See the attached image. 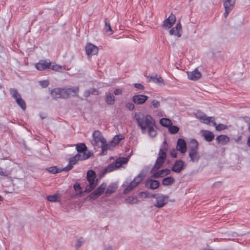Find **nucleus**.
Returning <instances> with one entry per match:
<instances>
[{"mask_svg":"<svg viewBox=\"0 0 250 250\" xmlns=\"http://www.w3.org/2000/svg\"><path fill=\"white\" fill-rule=\"evenodd\" d=\"M134 119L143 133L147 132L151 138L157 135L156 122L151 115L138 112L134 114Z\"/></svg>","mask_w":250,"mask_h":250,"instance_id":"f257e3e1","label":"nucleus"},{"mask_svg":"<svg viewBox=\"0 0 250 250\" xmlns=\"http://www.w3.org/2000/svg\"><path fill=\"white\" fill-rule=\"evenodd\" d=\"M79 91L78 87L67 89L56 88L51 90L50 94L55 99L59 98H68L71 95L78 96Z\"/></svg>","mask_w":250,"mask_h":250,"instance_id":"f03ea898","label":"nucleus"},{"mask_svg":"<svg viewBox=\"0 0 250 250\" xmlns=\"http://www.w3.org/2000/svg\"><path fill=\"white\" fill-rule=\"evenodd\" d=\"M36 68L39 71L46 69H52L56 71H61L62 66L54 62L52 63L49 60H40L36 64Z\"/></svg>","mask_w":250,"mask_h":250,"instance_id":"7ed1b4c3","label":"nucleus"},{"mask_svg":"<svg viewBox=\"0 0 250 250\" xmlns=\"http://www.w3.org/2000/svg\"><path fill=\"white\" fill-rule=\"evenodd\" d=\"M167 144L166 142H164L163 146L160 148L159 152V156L151 169V171L153 172L160 168L165 162L166 159V152L167 150Z\"/></svg>","mask_w":250,"mask_h":250,"instance_id":"20e7f679","label":"nucleus"},{"mask_svg":"<svg viewBox=\"0 0 250 250\" xmlns=\"http://www.w3.org/2000/svg\"><path fill=\"white\" fill-rule=\"evenodd\" d=\"M95 178L96 173L95 171L92 170H88L86 174V179L89 182V185L85 187L84 192H89L96 188L98 185V180L95 179Z\"/></svg>","mask_w":250,"mask_h":250,"instance_id":"39448f33","label":"nucleus"},{"mask_svg":"<svg viewBox=\"0 0 250 250\" xmlns=\"http://www.w3.org/2000/svg\"><path fill=\"white\" fill-rule=\"evenodd\" d=\"M127 160L125 158H119L117 159L113 163L109 165L103 170V173L110 172L120 168L123 165L126 164Z\"/></svg>","mask_w":250,"mask_h":250,"instance_id":"423d86ee","label":"nucleus"},{"mask_svg":"<svg viewBox=\"0 0 250 250\" xmlns=\"http://www.w3.org/2000/svg\"><path fill=\"white\" fill-rule=\"evenodd\" d=\"M106 143V140L104 137L102 133L99 130H95L92 134V144L94 146H97L98 147L101 145Z\"/></svg>","mask_w":250,"mask_h":250,"instance_id":"0eeeda50","label":"nucleus"},{"mask_svg":"<svg viewBox=\"0 0 250 250\" xmlns=\"http://www.w3.org/2000/svg\"><path fill=\"white\" fill-rule=\"evenodd\" d=\"M10 94L12 97L15 99L17 104L21 106L23 110L26 108L25 101L21 98V95L18 93L17 89L15 88H11L9 90Z\"/></svg>","mask_w":250,"mask_h":250,"instance_id":"6e6552de","label":"nucleus"},{"mask_svg":"<svg viewBox=\"0 0 250 250\" xmlns=\"http://www.w3.org/2000/svg\"><path fill=\"white\" fill-rule=\"evenodd\" d=\"M90 151L83 153V154L77 153L74 156L69 159V162L74 166L77 164L79 161L86 160L92 155Z\"/></svg>","mask_w":250,"mask_h":250,"instance_id":"1a4fd4ad","label":"nucleus"},{"mask_svg":"<svg viewBox=\"0 0 250 250\" xmlns=\"http://www.w3.org/2000/svg\"><path fill=\"white\" fill-rule=\"evenodd\" d=\"M153 197L156 200V203L154 206L159 208H162L166 205L169 198L168 196L164 194H156Z\"/></svg>","mask_w":250,"mask_h":250,"instance_id":"9d476101","label":"nucleus"},{"mask_svg":"<svg viewBox=\"0 0 250 250\" xmlns=\"http://www.w3.org/2000/svg\"><path fill=\"white\" fill-rule=\"evenodd\" d=\"M106 188V184H102L98 188H97L93 192H92L87 198L92 199H95L100 196L104 191Z\"/></svg>","mask_w":250,"mask_h":250,"instance_id":"9b49d317","label":"nucleus"},{"mask_svg":"<svg viewBox=\"0 0 250 250\" xmlns=\"http://www.w3.org/2000/svg\"><path fill=\"white\" fill-rule=\"evenodd\" d=\"M85 49L86 55L88 57L97 54L99 51L98 47L91 43H87Z\"/></svg>","mask_w":250,"mask_h":250,"instance_id":"f8f14e48","label":"nucleus"},{"mask_svg":"<svg viewBox=\"0 0 250 250\" xmlns=\"http://www.w3.org/2000/svg\"><path fill=\"white\" fill-rule=\"evenodd\" d=\"M236 0H224L223 4L225 9L224 16H228L233 8Z\"/></svg>","mask_w":250,"mask_h":250,"instance_id":"ddd939ff","label":"nucleus"},{"mask_svg":"<svg viewBox=\"0 0 250 250\" xmlns=\"http://www.w3.org/2000/svg\"><path fill=\"white\" fill-rule=\"evenodd\" d=\"M152 177L154 178H158L161 177H165L170 173V170L168 168H166L164 169L156 170L153 172Z\"/></svg>","mask_w":250,"mask_h":250,"instance_id":"4468645a","label":"nucleus"},{"mask_svg":"<svg viewBox=\"0 0 250 250\" xmlns=\"http://www.w3.org/2000/svg\"><path fill=\"white\" fill-rule=\"evenodd\" d=\"M148 98L147 96L138 94L133 96L132 101L137 104H144Z\"/></svg>","mask_w":250,"mask_h":250,"instance_id":"2eb2a0df","label":"nucleus"},{"mask_svg":"<svg viewBox=\"0 0 250 250\" xmlns=\"http://www.w3.org/2000/svg\"><path fill=\"white\" fill-rule=\"evenodd\" d=\"M176 149L181 153H185L187 151V144L183 139H179L177 142Z\"/></svg>","mask_w":250,"mask_h":250,"instance_id":"dca6fc26","label":"nucleus"},{"mask_svg":"<svg viewBox=\"0 0 250 250\" xmlns=\"http://www.w3.org/2000/svg\"><path fill=\"white\" fill-rule=\"evenodd\" d=\"M188 78L192 81H197L202 76L201 73L197 69H195L191 72H187Z\"/></svg>","mask_w":250,"mask_h":250,"instance_id":"f3484780","label":"nucleus"},{"mask_svg":"<svg viewBox=\"0 0 250 250\" xmlns=\"http://www.w3.org/2000/svg\"><path fill=\"white\" fill-rule=\"evenodd\" d=\"M182 32V26L180 23H177L176 26L172 28L169 31L171 35H174L177 37L181 36Z\"/></svg>","mask_w":250,"mask_h":250,"instance_id":"a211bd4d","label":"nucleus"},{"mask_svg":"<svg viewBox=\"0 0 250 250\" xmlns=\"http://www.w3.org/2000/svg\"><path fill=\"white\" fill-rule=\"evenodd\" d=\"M184 162L182 161V160H177L172 167H171L172 171L179 173L180 172L182 169H184Z\"/></svg>","mask_w":250,"mask_h":250,"instance_id":"6ab92c4d","label":"nucleus"},{"mask_svg":"<svg viewBox=\"0 0 250 250\" xmlns=\"http://www.w3.org/2000/svg\"><path fill=\"white\" fill-rule=\"evenodd\" d=\"M216 141L218 144L225 146L229 142V138L227 135H220L216 138Z\"/></svg>","mask_w":250,"mask_h":250,"instance_id":"aec40b11","label":"nucleus"},{"mask_svg":"<svg viewBox=\"0 0 250 250\" xmlns=\"http://www.w3.org/2000/svg\"><path fill=\"white\" fill-rule=\"evenodd\" d=\"M176 21L175 17H168L164 21L163 27L166 29H169L175 23Z\"/></svg>","mask_w":250,"mask_h":250,"instance_id":"412c9836","label":"nucleus"},{"mask_svg":"<svg viewBox=\"0 0 250 250\" xmlns=\"http://www.w3.org/2000/svg\"><path fill=\"white\" fill-rule=\"evenodd\" d=\"M117 188V187L116 184H111L109 185L108 186V187L105 191V195L106 196H108L110 194L113 193L116 191Z\"/></svg>","mask_w":250,"mask_h":250,"instance_id":"4be33fe9","label":"nucleus"},{"mask_svg":"<svg viewBox=\"0 0 250 250\" xmlns=\"http://www.w3.org/2000/svg\"><path fill=\"white\" fill-rule=\"evenodd\" d=\"M76 149L79 152L78 153L83 154V153L88 152L86 151L87 150V147L83 143H80L76 145Z\"/></svg>","mask_w":250,"mask_h":250,"instance_id":"5701e85b","label":"nucleus"},{"mask_svg":"<svg viewBox=\"0 0 250 250\" xmlns=\"http://www.w3.org/2000/svg\"><path fill=\"white\" fill-rule=\"evenodd\" d=\"M175 180L172 177H167L163 179L162 184L164 186H170L174 183Z\"/></svg>","mask_w":250,"mask_h":250,"instance_id":"b1692460","label":"nucleus"},{"mask_svg":"<svg viewBox=\"0 0 250 250\" xmlns=\"http://www.w3.org/2000/svg\"><path fill=\"white\" fill-rule=\"evenodd\" d=\"M214 138V135L213 132L204 130V139L208 142L212 141Z\"/></svg>","mask_w":250,"mask_h":250,"instance_id":"393cba45","label":"nucleus"},{"mask_svg":"<svg viewBox=\"0 0 250 250\" xmlns=\"http://www.w3.org/2000/svg\"><path fill=\"white\" fill-rule=\"evenodd\" d=\"M105 101L108 104L112 105L115 102V98L113 95L108 93L106 94Z\"/></svg>","mask_w":250,"mask_h":250,"instance_id":"a878e982","label":"nucleus"},{"mask_svg":"<svg viewBox=\"0 0 250 250\" xmlns=\"http://www.w3.org/2000/svg\"><path fill=\"white\" fill-rule=\"evenodd\" d=\"M198 146V143L196 140L194 139L190 140L188 144L189 151L197 150Z\"/></svg>","mask_w":250,"mask_h":250,"instance_id":"bb28decb","label":"nucleus"},{"mask_svg":"<svg viewBox=\"0 0 250 250\" xmlns=\"http://www.w3.org/2000/svg\"><path fill=\"white\" fill-rule=\"evenodd\" d=\"M160 124L163 126L169 127L172 125L171 121L168 118H162L160 120Z\"/></svg>","mask_w":250,"mask_h":250,"instance_id":"cd10ccee","label":"nucleus"},{"mask_svg":"<svg viewBox=\"0 0 250 250\" xmlns=\"http://www.w3.org/2000/svg\"><path fill=\"white\" fill-rule=\"evenodd\" d=\"M189 156L192 162L197 161L199 158L197 150L189 151Z\"/></svg>","mask_w":250,"mask_h":250,"instance_id":"c85d7f7f","label":"nucleus"},{"mask_svg":"<svg viewBox=\"0 0 250 250\" xmlns=\"http://www.w3.org/2000/svg\"><path fill=\"white\" fill-rule=\"evenodd\" d=\"M105 22V26H104V30L105 32L108 33L109 35H111L113 33V32L111 29V26H110V21L108 20L107 19H105L104 21Z\"/></svg>","mask_w":250,"mask_h":250,"instance_id":"c756f323","label":"nucleus"},{"mask_svg":"<svg viewBox=\"0 0 250 250\" xmlns=\"http://www.w3.org/2000/svg\"><path fill=\"white\" fill-rule=\"evenodd\" d=\"M126 203L130 204H135L139 203V201L137 197L129 196L125 199Z\"/></svg>","mask_w":250,"mask_h":250,"instance_id":"7c9ffc66","label":"nucleus"},{"mask_svg":"<svg viewBox=\"0 0 250 250\" xmlns=\"http://www.w3.org/2000/svg\"><path fill=\"white\" fill-rule=\"evenodd\" d=\"M204 124H212L213 125H216V122H215L214 117H208L205 115H204Z\"/></svg>","mask_w":250,"mask_h":250,"instance_id":"2f4dec72","label":"nucleus"},{"mask_svg":"<svg viewBox=\"0 0 250 250\" xmlns=\"http://www.w3.org/2000/svg\"><path fill=\"white\" fill-rule=\"evenodd\" d=\"M150 188L152 189H155L159 188L160 186V183L158 180H150Z\"/></svg>","mask_w":250,"mask_h":250,"instance_id":"473e14b6","label":"nucleus"},{"mask_svg":"<svg viewBox=\"0 0 250 250\" xmlns=\"http://www.w3.org/2000/svg\"><path fill=\"white\" fill-rule=\"evenodd\" d=\"M46 199L48 201L51 202H55L60 201V197L57 194L48 195L46 197Z\"/></svg>","mask_w":250,"mask_h":250,"instance_id":"72a5a7b5","label":"nucleus"},{"mask_svg":"<svg viewBox=\"0 0 250 250\" xmlns=\"http://www.w3.org/2000/svg\"><path fill=\"white\" fill-rule=\"evenodd\" d=\"M123 139V137L122 135H116L111 141L112 143L114 144V145L116 146L118 145L121 140Z\"/></svg>","mask_w":250,"mask_h":250,"instance_id":"f704fd0d","label":"nucleus"},{"mask_svg":"<svg viewBox=\"0 0 250 250\" xmlns=\"http://www.w3.org/2000/svg\"><path fill=\"white\" fill-rule=\"evenodd\" d=\"M47 170L49 172L53 174L58 173L62 171V170L61 169L57 168L56 167H50L47 169Z\"/></svg>","mask_w":250,"mask_h":250,"instance_id":"c9c22d12","label":"nucleus"},{"mask_svg":"<svg viewBox=\"0 0 250 250\" xmlns=\"http://www.w3.org/2000/svg\"><path fill=\"white\" fill-rule=\"evenodd\" d=\"M11 173L10 170H6L0 167V175L3 177H8Z\"/></svg>","mask_w":250,"mask_h":250,"instance_id":"e433bc0d","label":"nucleus"},{"mask_svg":"<svg viewBox=\"0 0 250 250\" xmlns=\"http://www.w3.org/2000/svg\"><path fill=\"white\" fill-rule=\"evenodd\" d=\"M179 127L176 125H171V126L168 127V131L171 134H175L177 133L179 131Z\"/></svg>","mask_w":250,"mask_h":250,"instance_id":"4c0bfd02","label":"nucleus"},{"mask_svg":"<svg viewBox=\"0 0 250 250\" xmlns=\"http://www.w3.org/2000/svg\"><path fill=\"white\" fill-rule=\"evenodd\" d=\"M214 126H215L216 129L218 131H221L228 128L227 125L222 124H219L218 125L216 124V125Z\"/></svg>","mask_w":250,"mask_h":250,"instance_id":"58836bf2","label":"nucleus"},{"mask_svg":"<svg viewBox=\"0 0 250 250\" xmlns=\"http://www.w3.org/2000/svg\"><path fill=\"white\" fill-rule=\"evenodd\" d=\"M109 145L106 143H102L100 146V147H101L102 150V153H104L105 151H106L109 148Z\"/></svg>","mask_w":250,"mask_h":250,"instance_id":"ea45409f","label":"nucleus"},{"mask_svg":"<svg viewBox=\"0 0 250 250\" xmlns=\"http://www.w3.org/2000/svg\"><path fill=\"white\" fill-rule=\"evenodd\" d=\"M151 79L152 81L156 83H163V80L161 77H158L157 76H155L154 77H151Z\"/></svg>","mask_w":250,"mask_h":250,"instance_id":"a19ab883","label":"nucleus"},{"mask_svg":"<svg viewBox=\"0 0 250 250\" xmlns=\"http://www.w3.org/2000/svg\"><path fill=\"white\" fill-rule=\"evenodd\" d=\"M74 188L76 192L78 194H81L82 192V189L80 185L78 183H76L74 185Z\"/></svg>","mask_w":250,"mask_h":250,"instance_id":"79ce46f5","label":"nucleus"},{"mask_svg":"<svg viewBox=\"0 0 250 250\" xmlns=\"http://www.w3.org/2000/svg\"><path fill=\"white\" fill-rule=\"evenodd\" d=\"M143 180V176L141 174L138 175L134 179V182L137 183V185H138L141 182H142Z\"/></svg>","mask_w":250,"mask_h":250,"instance_id":"37998d69","label":"nucleus"},{"mask_svg":"<svg viewBox=\"0 0 250 250\" xmlns=\"http://www.w3.org/2000/svg\"><path fill=\"white\" fill-rule=\"evenodd\" d=\"M143 180V176L141 174L138 175L134 179V182L137 183V185H138L141 182H142Z\"/></svg>","mask_w":250,"mask_h":250,"instance_id":"c03bdc74","label":"nucleus"},{"mask_svg":"<svg viewBox=\"0 0 250 250\" xmlns=\"http://www.w3.org/2000/svg\"><path fill=\"white\" fill-rule=\"evenodd\" d=\"M135 187H132V185L130 183L124 190V193L125 194L127 193L131 190H132Z\"/></svg>","mask_w":250,"mask_h":250,"instance_id":"a18cd8bd","label":"nucleus"},{"mask_svg":"<svg viewBox=\"0 0 250 250\" xmlns=\"http://www.w3.org/2000/svg\"><path fill=\"white\" fill-rule=\"evenodd\" d=\"M135 187H132V185L130 183L124 190V193L125 194L127 193L131 190H132Z\"/></svg>","mask_w":250,"mask_h":250,"instance_id":"49530a36","label":"nucleus"},{"mask_svg":"<svg viewBox=\"0 0 250 250\" xmlns=\"http://www.w3.org/2000/svg\"><path fill=\"white\" fill-rule=\"evenodd\" d=\"M39 83L42 86V87L43 88H45L48 86L49 83L47 80H43L40 81Z\"/></svg>","mask_w":250,"mask_h":250,"instance_id":"de8ad7c7","label":"nucleus"},{"mask_svg":"<svg viewBox=\"0 0 250 250\" xmlns=\"http://www.w3.org/2000/svg\"><path fill=\"white\" fill-rule=\"evenodd\" d=\"M151 104L154 108H158L160 106V102L156 100H153L151 101Z\"/></svg>","mask_w":250,"mask_h":250,"instance_id":"09e8293b","label":"nucleus"},{"mask_svg":"<svg viewBox=\"0 0 250 250\" xmlns=\"http://www.w3.org/2000/svg\"><path fill=\"white\" fill-rule=\"evenodd\" d=\"M125 107L130 111H132L134 109L135 106L133 103L128 102L125 104Z\"/></svg>","mask_w":250,"mask_h":250,"instance_id":"8fccbe9b","label":"nucleus"},{"mask_svg":"<svg viewBox=\"0 0 250 250\" xmlns=\"http://www.w3.org/2000/svg\"><path fill=\"white\" fill-rule=\"evenodd\" d=\"M73 165L69 161L68 165L63 169V170L68 171L71 170L73 168Z\"/></svg>","mask_w":250,"mask_h":250,"instance_id":"3c124183","label":"nucleus"},{"mask_svg":"<svg viewBox=\"0 0 250 250\" xmlns=\"http://www.w3.org/2000/svg\"><path fill=\"white\" fill-rule=\"evenodd\" d=\"M148 194L147 192H141L139 193V196L141 198H147L148 196Z\"/></svg>","mask_w":250,"mask_h":250,"instance_id":"603ef678","label":"nucleus"},{"mask_svg":"<svg viewBox=\"0 0 250 250\" xmlns=\"http://www.w3.org/2000/svg\"><path fill=\"white\" fill-rule=\"evenodd\" d=\"M134 86L139 89L143 90L144 89V86L141 83H136L134 84Z\"/></svg>","mask_w":250,"mask_h":250,"instance_id":"864d4df0","label":"nucleus"},{"mask_svg":"<svg viewBox=\"0 0 250 250\" xmlns=\"http://www.w3.org/2000/svg\"><path fill=\"white\" fill-rule=\"evenodd\" d=\"M122 90L121 89H116L114 90V93L115 95L122 94Z\"/></svg>","mask_w":250,"mask_h":250,"instance_id":"5fc2aeb1","label":"nucleus"},{"mask_svg":"<svg viewBox=\"0 0 250 250\" xmlns=\"http://www.w3.org/2000/svg\"><path fill=\"white\" fill-rule=\"evenodd\" d=\"M90 90H91V94H93V95L99 94L98 91L96 89H90Z\"/></svg>","mask_w":250,"mask_h":250,"instance_id":"6e6d98bb","label":"nucleus"},{"mask_svg":"<svg viewBox=\"0 0 250 250\" xmlns=\"http://www.w3.org/2000/svg\"><path fill=\"white\" fill-rule=\"evenodd\" d=\"M82 238L80 239H79L77 242V243H76V247L77 248H79V247H80L82 245V243L83 242V241L82 240Z\"/></svg>","mask_w":250,"mask_h":250,"instance_id":"4d7b16f0","label":"nucleus"},{"mask_svg":"<svg viewBox=\"0 0 250 250\" xmlns=\"http://www.w3.org/2000/svg\"><path fill=\"white\" fill-rule=\"evenodd\" d=\"M90 94H91V90H86L85 91V92L84 93V96L85 97H87L89 96Z\"/></svg>","mask_w":250,"mask_h":250,"instance_id":"13d9d810","label":"nucleus"},{"mask_svg":"<svg viewBox=\"0 0 250 250\" xmlns=\"http://www.w3.org/2000/svg\"><path fill=\"white\" fill-rule=\"evenodd\" d=\"M108 144L109 145V148L108 149V150L112 149L113 148V147H114L116 146L115 145H114V144H113L111 141Z\"/></svg>","mask_w":250,"mask_h":250,"instance_id":"bf43d9fd","label":"nucleus"},{"mask_svg":"<svg viewBox=\"0 0 250 250\" xmlns=\"http://www.w3.org/2000/svg\"><path fill=\"white\" fill-rule=\"evenodd\" d=\"M171 155L173 158H176L177 157V153L175 150H173L171 152Z\"/></svg>","mask_w":250,"mask_h":250,"instance_id":"052dcab7","label":"nucleus"},{"mask_svg":"<svg viewBox=\"0 0 250 250\" xmlns=\"http://www.w3.org/2000/svg\"><path fill=\"white\" fill-rule=\"evenodd\" d=\"M130 184L132 185V187H136L138 185L137 183L134 182V180L130 183Z\"/></svg>","mask_w":250,"mask_h":250,"instance_id":"680f3d73","label":"nucleus"},{"mask_svg":"<svg viewBox=\"0 0 250 250\" xmlns=\"http://www.w3.org/2000/svg\"><path fill=\"white\" fill-rule=\"evenodd\" d=\"M247 144L248 146L250 147V136H249L248 140H247Z\"/></svg>","mask_w":250,"mask_h":250,"instance_id":"e2e57ef3","label":"nucleus"},{"mask_svg":"<svg viewBox=\"0 0 250 250\" xmlns=\"http://www.w3.org/2000/svg\"><path fill=\"white\" fill-rule=\"evenodd\" d=\"M104 250H112V248L110 247L106 248Z\"/></svg>","mask_w":250,"mask_h":250,"instance_id":"0e129e2a","label":"nucleus"},{"mask_svg":"<svg viewBox=\"0 0 250 250\" xmlns=\"http://www.w3.org/2000/svg\"><path fill=\"white\" fill-rule=\"evenodd\" d=\"M248 129L250 131V122L248 125Z\"/></svg>","mask_w":250,"mask_h":250,"instance_id":"69168bd1","label":"nucleus"},{"mask_svg":"<svg viewBox=\"0 0 250 250\" xmlns=\"http://www.w3.org/2000/svg\"><path fill=\"white\" fill-rule=\"evenodd\" d=\"M3 201V198L0 195V201Z\"/></svg>","mask_w":250,"mask_h":250,"instance_id":"338daca9","label":"nucleus"}]
</instances>
